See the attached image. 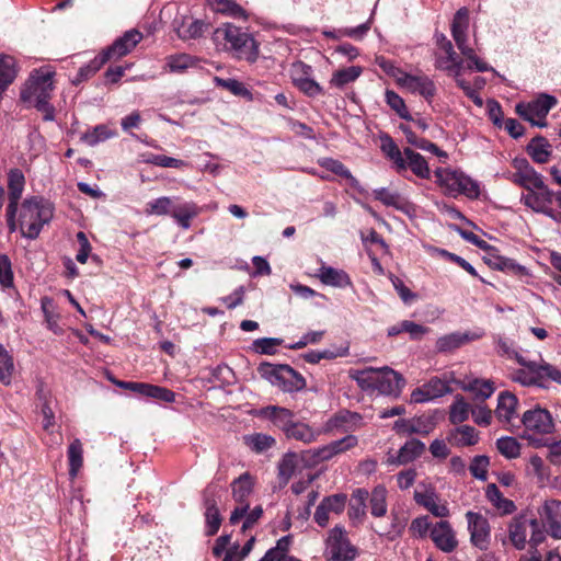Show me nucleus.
<instances>
[{
  "mask_svg": "<svg viewBox=\"0 0 561 561\" xmlns=\"http://www.w3.org/2000/svg\"><path fill=\"white\" fill-rule=\"evenodd\" d=\"M213 42L218 49L232 55L233 58L254 62L259 56V46L251 34L240 27L226 23L213 33Z\"/></svg>",
  "mask_w": 561,
  "mask_h": 561,
  "instance_id": "f257e3e1",
  "label": "nucleus"
},
{
  "mask_svg": "<svg viewBox=\"0 0 561 561\" xmlns=\"http://www.w3.org/2000/svg\"><path fill=\"white\" fill-rule=\"evenodd\" d=\"M350 376L360 389L371 393L398 397L404 386L403 377L388 366L351 370Z\"/></svg>",
  "mask_w": 561,
  "mask_h": 561,
  "instance_id": "f03ea898",
  "label": "nucleus"
},
{
  "mask_svg": "<svg viewBox=\"0 0 561 561\" xmlns=\"http://www.w3.org/2000/svg\"><path fill=\"white\" fill-rule=\"evenodd\" d=\"M53 218L51 204L39 196H32L22 203L21 229L24 237L35 239L38 237L43 226Z\"/></svg>",
  "mask_w": 561,
  "mask_h": 561,
  "instance_id": "7ed1b4c3",
  "label": "nucleus"
},
{
  "mask_svg": "<svg viewBox=\"0 0 561 561\" xmlns=\"http://www.w3.org/2000/svg\"><path fill=\"white\" fill-rule=\"evenodd\" d=\"M523 438L533 446L540 447L546 444V436L554 431V422L550 412L540 407L527 410L523 413Z\"/></svg>",
  "mask_w": 561,
  "mask_h": 561,
  "instance_id": "20e7f679",
  "label": "nucleus"
},
{
  "mask_svg": "<svg viewBox=\"0 0 561 561\" xmlns=\"http://www.w3.org/2000/svg\"><path fill=\"white\" fill-rule=\"evenodd\" d=\"M556 104V98L541 94L529 103H518L516 105V113L533 126L545 127L547 126L546 117Z\"/></svg>",
  "mask_w": 561,
  "mask_h": 561,
  "instance_id": "39448f33",
  "label": "nucleus"
},
{
  "mask_svg": "<svg viewBox=\"0 0 561 561\" xmlns=\"http://www.w3.org/2000/svg\"><path fill=\"white\" fill-rule=\"evenodd\" d=\"M554 196L556 194L542 182V187L527 190L522 196V202L534 211L543 214L556 222L561 224V213L554 210L551 206Z\"/></svg>",
  "mask_w": 561,
  "mask_h": 561,
  "instance_id": "423d86ee",
  "label": "nucleus"
},
{
  "mask_svg": "<svg viewBox=\"0 0 561 561\" xmlns=\"http://www.w3.org/2000/svg\"><path fill=\"white\" fill-rule=\"evenodd\" d=\"M325 553L330 561H353L357 550L351 545L344 528L336 526L329 534Z\"/></svg>",
  "mask_w": 561,
  "mask_h": 561,
  "instance_id": "0eeeda50",
  "label": "nucleus"
},
{
  "mask_svg": "<svg viewBox=\"0 0 561 561\" xmlns=\"http://www.w3.org/2000/svg\"><path fill=\"white\" fill-rule=\"evenodd\" d=\"M53 90V73L49 71L42 72L31 77L21 92V100L23 102L34 101V106H37L39 103L50 100Z\"/></svg>",
  "mask_w": 561,
  "mask_h": 561,
  "instance_id": "6e6552de",
  "label": "nucleus"
},
{
  "mask_svg": "<svg viewBox=\"0 0 561 561\" xmlns=\"http://www.w3.org/2000/svg\"><path fill=\"white\" fill-rule=\"evenodd\" d=\"M467 527L470 534V542L476 548L488 550L491 541V527L485 516L469 511L466 513Z\"/></svg>",
  "mask_w": 561,
  "mask_h": 561,
  "instance_id": "1a4fd4ad",
  "label": "nucleus"
},
{
  "mask_svg": "<svg viewBox=\"0 0 561 561\" xmlns=\"http://www.w3.org/2000/svg\"><path fill=\"white\" fill-rule=\"evenodd\" d=\"M512 165L515 170L510 175V180L527 190L542 187V176L529 164L528 160L523 157L513 159Z\"/></svg>",
  "mask_w": 561,
  "mask_h": 561,
  "instance_id": "9d476101",
  "label": "nucleus"
},
{
  "mask_svg": "<svg viewBox=\"0 0 561 561\" xmlns=\"http://www.w3.org/2000/svg\"><path fill=\"white\" fill-rule=\"evenodd\" d=\"M232 496L239 504L234 507L230 515V523L237 524L245 513L249 511V503L247 502L252 492V480L249 473L241 474L231 483Z\"/></svg>",
  "mask_w": 561,
  "mask_h": 561,
  "instance_id": "9b49d317",
  "label": "nucleus"
},
{
  "mask_svg": "<svg viewBox=\"0 0 561 561\" xmlns=\"http://www.w3.org/2000/svg\"><path fill=\"white\" fill-rule=\"evenodd\" d=\"M414 501L435 517L445 518L450 512L445 501H442L433 486L419 485L414 491Z\"/></svg>",
  "mask_w": 561,
  "mask_h": 561,
  "instance_id": "f8f14e48",
  "label": "nucleus"
},
{
  "mask_svg": "<svg viewBox=\"0 0 561 561\" xmlns=\"http://www.w3.org/2000/svg\"><path fill=\"white\" fill-rule=\"evenodd\" d=\"M396 81L411 93H419L426 100H432L436 94L435 83L427 76H412L404 71H397Z\"/></svg>",
  "mask_w": 561,
  "mask_h": 561,
  "instance_id": "ddd939ff",
  "label": "nucleus"
},
{
  "mask_svg": "<svg viewBox=\"0 0 561 561\" xmlns=\"http://www.w3.org/2000/svg\"><path fill=\"white\" fill-rule=\"evenodd\" d=\"M283 432L288 438L309 444L314 442L320 435V431L311 428L302 422H294L293 414L289 410L283 409Z\"/></svg>",
  "mask_w": 561,
  "mask_h": 561,
  "instance_id": "4468645a",
  "label": "nucleus"
},
{
  "mask_svg": "<svg viewBox=\"0 0 561 561\" xmlns=\"http://www.w3.org/2000/svg\"><path fill=\"white\" fill-rule=\"evenodd\" d=\"M144 38L141 32L136 28L126 31L121 37L116 38L114 43L104 49L102 53L106 56L107 60L118 59L129 54Z\"/></svg>",
  "mask_w": 561,
  "mask_h": 561,
  "instance_id": "2eb2a0df",
  "label": "nucleus"
},
{
  "mask_svg": "<svg viewBox=\"0 0 561 561\" xmlns=\"http://www.w3.org/2000/svg\"><path fill=\"white\" fill-rule=\"evenodd\" d=\"M449 382V379L433 377L422 387H419L412 391L411 401L415 403H423L436 398H440L444 394L451 392Z\"/></svg>",
  "mask_w": 561,
  "mask_h": 561,
  "instance_id": "dca6fc26",
  "label": "nucleus"
},
{
  "mask_svg": "<svg viewBox=\"0 0 561 561\" xmlns=\"http://www.w3.org/2000/svg\"><path fill=\"white\" fill-rule=\"evenodd\" d=\"M431 539L445 553H450L458 547L456 531L448 520H439L432 526Z\"/></svg>",
  "mask_w": 561,
  "mask_h": 561,
  "instance_id": "f3484780",
  "label": "nucleus"
},
{
  "mask_svg": "<svg viewBox=\"0 0 561 561\" xmlns=\"http://www.w3.org/2000/svg\"><path fill=\"white\" fill-rule=\"evenodd\" d=\"M357 445V436L350 434L341 439L333 440L324 446L316 448L312 456L316 461H329L334 457L355 448Z\"/></svg>",
  "mask_w": 561,
  "mask_h": 561,
  "instance_id": "a211bd4d",
  "label": "nucleus"
},
{
  "mask_svg": "<svg viewBox=\"0 0 561 561\" xmlns=\"http://www.w3.org/2000/svg\"><path fill=\"white\" fill-rule=\"evenodd\" d=\"M517 407V397L512 392L503 391L497 397V405L494 410V415L500 423L512 425L513 421L518 417Z\"/></svg>",
  "mask_w": 561,
  "mask_h": 561,
  "instance_id": "6ab92c4d",
  "label": "nucleus"
},
{
  "mask_svg": "<svg viewBox=\"0 0 561 561\" xmlns=\"http://www.w3.org/2000/svg\"><path fill=\"white\" fill-rule=\"evenodd\" d=\"M539 515L550 534L561 539V501L546 500L539 510Z\"/></svg>",
  "mask_w": 561,
  "mask_h": 561,
  "instance_id": "aec40b11",
  "label": "nucleus"
},
{
  "mask_svg": "<svg viewBox=\"0 0 561 561\" xmlns=\"http://www.w3.org/2000/svg\"><path fill=\"white\" fill-rule=\"evenodd\" d=\"M299 72L311 73V67L304 62H295L290 69V77L294 84L309 96H317L322 93V88L310 77H299Z\"/></svg>",
  "mask_w": 561,
  "mask_h": 561,
  "instance_id": "412c9836",
  "label": "nucleus"
},
{
  "mask_svg": "<svg viewBox=\"0 0 561 561\" xmlns=\"http://www.w3.org/2000/svg\"><path fill=\"white\" fill-rule=\"evenodd\" d=\"M468 27L469 10L466 7H462L455 13L451 22V36L460 53L469 47Z\"/></svg>",
  "mask_w": 561,
  "mask_h": 561,
  "instance_id": "4be33fe9",
  "label": "nucleus"
},
{
  "mask_svg": "<svg viewBox=\"0 0 561 561\" xmlns=\"http://www.w3.org/2000/svg\"><path fill=\"white\" fill-rule=\"evenodd\" d=\"M468 27L469 10L466 7H462L455 13L451 22V36L460 53L469 47Z\"/></svg>",
  "mask_w": 561,
  "mask_h": 561,
  "instance_id": "5701e85b",
  "label": "nucleus"
},
{
  "mask_svg": "<svg viewBox=\"0 0 561 561\" xmlns=\"http://www.w3.org/2000/svg\"><path fill=\"white\" fill-rule=\"evenodd\" d=\"M435 66L437 69L448 71L454 77H459L462 60L458 57L451 43H445L444 48L436 53Z\"/></svg>",
  "mask_w": 561,
  "mask_h": 561,
  "instance_id": "b1692460",
  "label": "nucleus"
},
{
  "mask_svg": "<svg viewBox=\"0 0 561 561\" xmlns=\"http://www.w3.org/2000/svg\"><path fill=\"white\" fill-rule=\"evenodd\" d=\"M206 535L214 536L220 528L222 518L217 507L215 492L207 489L204 493Z\"/></svg>",
  "mask_w": 561,
  "mask_h": 561,
  "instance_id": "393cba45",
  "label": "nucleus"
},
{
  "mask_svg": "<svg viewBox=\"0 0 561 561\" xmlns=\"http://www.w3.org/2000/svg\"><path fill=\"white\" fill-rule=\"evenodd\" d=\"M360 422L362 416L359 414L350 411H341L325 422L322 432L329 434L335 430H355L360 426Z\"/></svg>",
  "mask_w": 561,
  "mask_h": 561,
  "instance_id": "a878e982",
  "label": "nucleus"
},
{
  "mask_svg": "<svg viewBox=\"0 0 561 561\" xmlns=\"http://www.w3.org/2000/svg\"><path fill=\"white\" fill-rule=\"evenodd\" d=\"M537 527L538 522L536 519H514L508 527V536L513 546L518 550L524 549L527 541L528 529L531 528L535 530Z\"/></svg>",
  "mask_w": 561,
  "mask_h": 561,
  "instance_id": "bb28decb",
  "label": "nucleus"
},
{
  "mask_svg": "<svg viewBox=\"0 0 561 561\" xmlns=\"http://www.w3.org/2000/svg\"><path fill=\"white\" fill-rule=\"evenodd\" d=\"M523 365L512 374V379L523 386H541L540 365L536 363H526L522 357L517 358Z\"/></svg>",
  "mask_w": 561,
  "mask_h": 561,
  "instance_id": "cd10ccee",
  "label": "nucleus"
},
{
  "mask_svg": "<svg viewBox=\"0 0 561 561\" xmlns=\"http://www.w3.org/2000/svg\"><path fill=\"white\" fill-rule=\"evenodd\" d=\"M425 450V445L419 439L408 440L398 451L397 456L388 458L390 465H407L419 458Z\"/></svg>",
  "mask_w": 561,
  "mask_h": 561,
  "instance_id": "c85d7f7f",
  "label": "nucleus"
},
{
  "mask_svg": "<svg viewBox=\"0 0 561 561\" xmlns=\"http://www.w3.org/2000/svg\"><path fill=\"white\" fill-rule=\"evenodd\" d=\"M380 150L393 163L397 172L407 171L403 151L399 149L393 139L387 134L380 135Z\"/></svg>",
  "mask_w": 561,
  "mask_h": 561,
  "instance_id": "c756f323",
  "label": "nucleus"
},
{
  "mask_svg": "<svg viewBox=\"0 0 561 561\" xmlns=\"http://www.w3.org/2000/svg\"><path fill=\"white\" fill-rule=\"evenodd\" d=\"M317 276L328 286L344 288L352 285V280L346 272L331 266L322 265L318 270Z\"/></svg>",
  "mask_w": 561,
  "mask_h": 561,
  "instance_id": "7c9ffc66",
  "label": "nucleus"
},
{
  "mask_svg": "<svg viewBox=\"0 0 561 561\" xmlns=\"http://www.w3.org/2000/svg\"><path fill=\"white\" fill-rule=\"evenodd\" d=\"M403 157L405 159L407 170L410 169L414 175L420 179H430L431 170L425 158L411 148H404Z\"/></svg>",
  "mask_w": 561,
  "mask_h": 561,
  "instance_id": "2f4dec72",
  "label": "nucleus"
},
{
  "mask_svg": "<svg viewBox=\"0 0 561 561\" xmlns=\"http://www.w3.org/2000/svg\"><path fill=\"white\" fill-rule=\"evenodd\" d=\"M448 440L457 447L473 446L479 442V432L469 425H461L453 430Z\"/></svg>",
  "mask_w": 561,
  "mask_h": 561,
  "instance_id": "473e14b6",
  "label": "nucleus"
},
{
  "mask_svg": "<svg viewBox=\"0 0 561 561\" xmlns=\"http://www.w3.org/2000/svg\"><path fill=\"white\" fill-rule=\"evenodd\" d=\"M16 73L15 59L9 55H0V100L3 92L14 81Z\"/></svg>",
  "mask_w": 561,
  "mask_h": 561,
  "instance_id": "72a5a7b5",
  "label": "nucleus"
},
{
  "mask_svg": "<svg viewBox=\"0 0 561 561\" xmlns=\"http://www.w3.org/2000/svg\"><path fill=\"white\" fill-rule=\"evenodd\" d=\"M459 386L462 390L473 392L478 399L482 400L490 398L495 390L494 383L490 379L473 378L459 382Z\"/></svg>",
  "mask_w": 561,
  "mask_h": 561,
  "instance_id": "f704fd0d",
  "label": "nucleus"
},
{
  "mask_svg": "<svg viewBox=\"0 0 561 561\" xmlns=\"http://www.w3.org/2000/svg\"><path fill=\"white\" fill-rule=\"evenodd\" d=\"M458 171L438 168L435 171L436 182L445 194L457 196Z\"/></svg>",
  "mask_w": 561,
  "mask_h": 561,
  "instance_id": "c9c22d12",
  "label": "nucleus"
},
{
  "mask_svg": "<svg viewBox=\"0 0 561 561\" xmlns=\"http://www.w3.org/2000/svg\"><path fill=\"white\" fill-rule=\"evenodd\" d=\"M209 28L210 24L203 20H192L188 24L183 21L182 24L176 27V33L179 37L184 41L195 39L202 37Z\"/></svg>",
  "mask_w": 561,
  "mask_h": 561,
  "instance_id": "e433bc0d",
  "label": "nucleus"
},
{
  "mask_svg": "<svg viewBox=\"0 0 561 561\" xmlns=\"http://www.w3.org/2000/svg\"><path fill=\"white\" fill-rule=\"evenodd\" d=\"M172 217L183 229L191 227V220L198 215V207L194 203H184L173 207Z\"/></svg>",
  "mask_w": 561,
  "mask_h": 561,
  "instance_id": "4c0bfd02",
  "label": "nucleus"
},
{
  "mask_svg": "<svg viewBox=\"0 0 561 561\" xmlns=\"http://www.w3.org/2000/svg\"><path fill=\"white\" fill-rule=\"evenodd\" d=\"M362 67L359 66H351L347 68L336 70L330 80V84L342 89L346 84L354 82L362 75Z\"/></svg>",
  "mask_w": 561,
  "mask_h": 561,
  "instance_id": "58836bf2",
  "label": "nucleus"
},
{
  "mask_svg": "<svg viewBox=\"0 0 561 561\" xmlns=\"http://www.w3.org/2000/svg\"><path fill=\"white\" fill-rule=\"evenodd\" d=\"M306 387V379L301 374L288 365L283 364V390L293 392L300 391Z\"/></svg>",
  "mask_w": 561,
  "mask_h": 561,
  "instance_id": "ea45409f",
  "label": "nucleus"
},
{
  "mask_svg": "<svg viewBox=\"0 0 561 561\" xmlns=\"http://www.w3.org/2000/svg\"><path fill=\"white\" fill-rule=\"evenodd\" d=\"M108 60L103 53L98 55L94 59H92L89 64L82 66L77 76L72 79V83L75 85L80 84L81 82L88 80L92 76H94L101 67L106 64Z\"/></svg>",
  "mask_w": 561,
  "mask_h": 561,
  "instance_id": "a19ab883",
  "label": "nucleus"
},
{
  "mask_svg": "<svg viewBox=\"0 0 561 561\" xmlns=\"http://www.w3.org/2000/svg\"><path fill=\"white\" fill-rule=\"evenodd\" d=\"M470 404L463 399L462 396H456L453 404L449 408V421L453 424H460L468 420L471 413Z\"/></svg>",
  "mask_w": 561,
  "mask_h": 561,
  "instance_id": "79ce46f5",
  "label": "nucleus"
},
{
  "mask_svg": "<svg viewBox=\"0 0 561 561\" xmlns=\"http://www.w3.org/2000/svg\"><path fill=\"white\" fill-rule=\"evenodd\" d=\"M69 474L75 478L83 465V448L80 439L76 438L68 447Z\"/></svg>",
  "mask_w": 561,
  "mask_h": 561,
  "instance_id": "37998d69",
  "label": "nucleus"
},
{
  "mask_svg": "<svg viewBox=\"0 0 561 561\" xmlns=\"http://www.w3.org/2000/svg\"><path fill=\"white\" fill-rule=\"evenodd\" d=\"M244 443L256 454H261L276 445V439L270 435L256 433L244 436Z\"/></svg>",
  "mask_w": 561,
  "mask_h": 561,
  "instance_id": "c03bdc74",
  "label": "nucleus"
},
{
  "mask_svg": "<svg viewBox=\"0 0 561 561\" xmlns=\"http://www.w3.org/2000/svg\"><path fill=\"white\" fill-rule=\"evenodd\" d=\"M116 136L114 130H111L106 125H96L92 130L82 134L81 140L87 145L93 147L101 141L113 138Z\"/></svg>",
  "mask_w": 561,
  "mask_h": 561,
  "instance_id": "a18cd8bd",
  "label": "nucleus"
},
{
  "mask_svg": "<svg viewBox=\"0 0 561 561\" xmlns=\"http://www.w3.org/2000/svg\"><path fill=\"white\" fill-rule=\"evenodd\" d=\"M25 185V176L20 169H11L8 173L9 199H20Z\"/></svg>",
  "mask_w": 561,
  "mask_h": 561,
  "instance_id": "49530a36",
  "label": "nucleus"
},
{
  "mask_svg": "<svg viewBox=\"0 0 561 561\" xmlns=\"http://www.w3.org/2000/svg\"><path fill=\"white\" fill-rule=\"evenodd\" d=\"M374 198L382 203L385 206L396 209H403L405 203L399 193L392 192L386 187L376 188L373 192Z\"/></svg>",
  "mask_w": 561,
  "mask_h": 561,
  "instance_id": "de8ad7c7",
  "label": "nucleus"
},
{
  "mask_svg": "<svg viewBox=\"0 0 561 561\" xmlns=\"http://www.w3.org/2000/svg\"><path fill=\"white\" fill-rule=\"evenodd\" d=\"M214 82L217 87L224 88L237 96H241L247 100L252 99V93L250 90L247 89L245 85L237 79H224L220 77H215Z\"/></svg>",
  "mask_w": 561,
  "mask_h": 561,
  "instance_id": "09e8293b",
  "label": "nucleus"
},
{
  "mask_svg": "<svg viewBox=\"0 0 561 561\" xmlns=\"http://www.w3.org/2000/svg\"><path fill=\"white\" fill-rule=\"evenodd\" d=\"M468 341V334L455 332L439 337L436 342V348L439 352H448L463 345Z\"/></svg>",
  "mask_w": 561,
  "mask_h": 561,
  "instance_id": "8fccbe9b",
  "label": "nucleus"
},
{
  "mask_svg": "<svg viewBox=\"0 0 561 561\" xmlns=\"http://www.w3.org/2000/svg\"><path fill=\"white\" fill-rule=\"evenodd\" d=\"M549 144L543 138L533 139L528 145V153L537 163H546L550 156Z\"/></svg>",
  "mask_w": 561,
  "mask_h": 561,
  "instance_id": "3c124183",
  "label": "nucleus"
},
{
  "mask_svg": "<svg viewBox=\"0 0 561 561\" xmlns=\"http://www.w3.org/2000/svg\"><path fill=\"white\" fill-rule=\"evenodd\" d=\"M496 448L507 459H515L520 455V444L515 437L505 436L496 440Z\"/></svg>",
  "mask_w": 561,
  "mask_h": 561,
  "instance_id": "603ef678",
  "label": "nucleus"
},
{
  "mask_svg": "<svg viewBox=\"0 0 561 561\" xmlns=\"http://www.w3.org/2000/svg\"><path fill=\"white\" fill-rule=\"evenodd\" d=\"M387 491L383 486H376L370 496L371 514L381 517L387 513Z\"/></svg>",
  "mask_w": 561,
  "mask_h": 561,
  "instance_id": "864d4df0",
  "label": "nucleus"
},
{
  "mask_svg": "<svg viewBox=\"0 0 561 561\" xmlns=\"http://www.w3.org/2000/svg\"><path fill=\"white\" fill-rule=\"evenodd\" d=\"M319 165L330 171L341 178L350 180L352 183H355L356 180L350 172V170L339 160L332 158H322L318 161Z\"/></svg>",
  "mask_w": 561,
  "mask_h": 561,
  "instance_id": "5fc2aeb1",
  "label": "nucleus"
},
{
  "mask_svg": "<svg viewBox=\"0 0 561 561\" xmlns=\"http://www.w3.org/2000/svg\"><path fill=\"white\" fill-rule=\"evenodd\" d=\"M459 194L476 199L480 195V186L474 180L460 172L457 183V195Z\"/></svg>",
  "mask_w": 561,
  "mask_h": 561,
  "instance_id": "6e6d98bb",
  "label": "nucleus"
},
{
  "mask_svg": "<svg viewBox=\"0 0 561 561\" xmlns=\"http://www.w3.org/2000/svg\"><path fill=\"white\" fill-rule=\"evenodd\" d=\"M486 497L494 506L503 510L505 513H511L514 510V503L503 497L496 484H489L486 486Z\"/></svg>",
  "mask_w": 561,
  "mask_h": 561,
  "instance_id": "4d7b16f0",
  "label": "nucleus"
},
{
  "mask_svg": "<svg viewBox=\"0 0 561 561\" xmlns=\"http://www.w3.org/2000/svg\"><path fill=\"white\" fill-rule=\"evenodd\" d=\"M14 364L12 356L0 345V382L8 386L11 383Z\"/></svg>",
  "mask_w": 561,
  "mask_h": 561,
  "instance_id": "13d9d810",
  "label": "nucleus"
},
{
  "mask_svg": "<svg viewBox=\"0 0 561 561\" xmlns=\"http://www.w3.org/2000/svg\"><path fill=\"white\" fill-rule=\"evenodd\" d=\"M386 102L387 104L403 119L411 121L412 116L405 105L404 100L397 94L394 91L387 90L386 91Z\"/></svg>",
  "mask_w": 561,
  "mask_h": 561,
  "instance_id": "bf43d9fd",
  "label": "nucleus"
},
{
  "mask_svg": "<svg viewBox=\"0 0 561 561\" xmlns=\"http://www.w3.org/2000/svg\"><path fill=\"white\" fill-rule=\"evenodd\" d=\"M280 345V339L277 337H262L256 339L252 343V351L257 354L273 355L277 352Z\"/></svg>",
  "mask_w": 561,
  "mask_h": 561,
  "instance_id": "052dcab7",
  "label": "nucleus"
},
{
  "mask_svg": "<svg viewBox=\"0 0 561 561\" xmlns=\"http://www.w3.org/2000/svg\"><path fill=\"white\" fill-rule=\"evenodd\" d=\"M173 202L170 197H159L147 204L146 214L148 215H168L173 210Z\"/></svg>",
  "mask_w": 561,
  "mask_h": 561,
  "instance_id": "680f3d73",
  "label": "nucleus"
},
{
  "mask_svg": "<svg viewBox=\"0 0 561 561\" xmlns=\"http://www.w3.org/2000/svg\"><path fill=\"white\" fill-rule=\"evenodd\" d=\"M493 267L500 271L511 272L515 275H528V271L525 266L519 265L514 260L503 256H496L492 263Z\"/></svg>",
  "mask_w": 561,
  "mask_h": 561,
  "instance_id": "e2e57ef3",
  "label": "nucleus"
},
{
  "mask_svg": "<svg viewBox=\"0 0 561 561\" xmlns=\"http://www.w3.org/2000/svg\"><path fill=\"white\" fill-rule=\"evenodd\" d=\"M51 307V300L47 297L42 299V309L45 316V321L47 324V328L53 331L55 334H61L62 329L58 324V316L53 312V310L49 309Z\"/></svg>",
  "mask_w": 561,
  "mask_h": 561,
  "instance_id": "0e129e2a",
  "label": "nucleus"
},
{
  "mask_svg": "<svg viewBox=\"0 0 561 561\" xmlns=\"http://www.w3.org/2000/svg\"><path fill=\"white\" fill-rule=\"evenodd\" d=\"M432 524L427 516H421L412 520L410 525V533L413 537L424 538L427 534L431 536Z\"/></svg>",
  "mask_w": 561,
  "mask_h": 561,
  "instance_id": "69168bd1",
  "label": "nucleus"
},
{
  "mask_svg": "<svg viewBox=\"0 0 561 561\" xmlns=\"http://www.w3.org/2000/svg\"><path fill=\"white\" fill-rule=\"evenodd\" d=\"M411 420L412 434H419L422 436L428 435L433 432L435 423L428 416H419Z\"/></svg>",
  "mask_w": 561,
  "mask_h": 561,
  "instance_id": "338daca9",
  "label": "nucleus"
},
{
  "mask_svg": "<svg viewBox=\"0 0 561 561\" xmlns=\"http://www.w3.org/2000/svg\"><path fill=\"white\" fill-rule=\"evenodd\" d=\"M257 371L262 378L270 381L272 385L280 381V365H274L270 363H261L257 367Z\"/></svg>",
  "mask_w": 561,
  "mask_h": 561,
  "instance_id": "774afa93",
  "label": "nucleus"
}]
</instances>
